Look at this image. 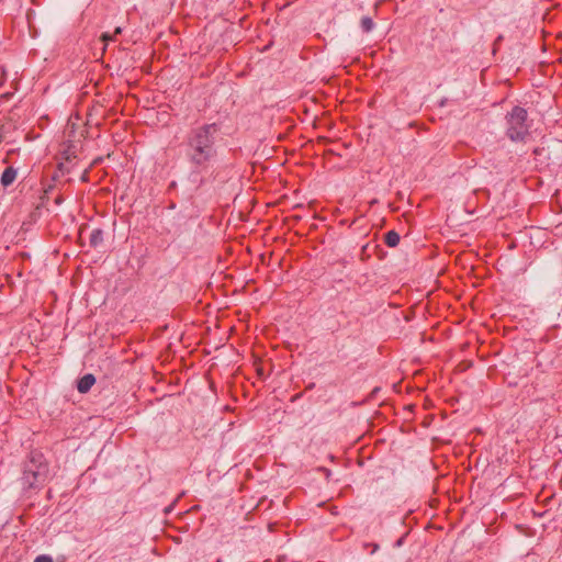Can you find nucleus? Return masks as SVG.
Listing matches in <instances>:
<instances>
[{
	"instance_id": "obj_2",
	"label": "nucleus",
	"mask_w": 562,
	"mask_h": 562,
	"mask_svg": "<svg viewBox=\"0 0 562 562\" xmlns=\"http://www.w3.org/2000/svg\"><path fill=\"white\" fill-rule=\"evenodd\" d=\"M48 463L40 451H31L23 463L21 484L24 490H36L44 486L48 477Z\"/></svg>"
},
{
	"instance_id": "obj_10",
	"label": "nucleus",
	"mask_w": 562,
	"mask_h": 562,
	"mask_svg": "<svg viewBox=\"0 0 562 562\" xmlns=\"http://www.w3.org/2000/svg\"><path fill=\"white\" fill-rule=\"evenodd\" d=\"M114 38H115V37H114V35H113V34L103 33V34L101 35V40H102L103 42H105V43H106V42H109V41H114Z\"/></svg>"
},
{
	"instance_id": "obj_7",
	"label": "nucleus",
	"mask_w": 562,
	"mask_h": 562,
	"mask_svg": "<svg viewBox=\"0 0 562 562\" xmlns=\"http://www.w3.org/2000/svg\"><path fill=\"white\" fill-rule=\"evenodd\" d=\"M384 243L389 247H396L400 243V235L395 231H390L384 235Z\"/></svg>"
},
{
	"instance_id": "obj_6",
	"label": "nucleus",
	"mask_w": 562,
	"mask_h": 562,
	"mask_svg": "<svg viewBox=\"0 0 562 562\" xmlns=\"http://www.w3.org/2000/svg\"><path fill=\"white\" fill-rule=\"evenodd\" d=\"M90 245L98 247L103 241V232L100 228H95L91 232L89 237Z\"/></svg>"
},
{
	"instance_id": "obj_13",
	"label": "nucleus",
	"mask_w": 562,
	"mask_h": 562,
	"mask_svg": "<svg viewBox=\"0 0 562 562\" xmlns=\"http://www.w3.org/2000/svg\"><path fill=\"white\" fill-rule=\"evenodd\" d=\"M83 180H87V172L82 176Z\"/></svg>"
},
{
	"instance_id": "obj_12",
	"label": "nucleus",
	"mask_w": 562,
	"mask_h": 562,
	"mask_svg": "<svg viewBox=\"0 0 562 562\" xmlns=\"http://www.w3.org/2000/svg\"><path fill=\"white\" fill-rule=\"evenodd\" d=\"M121 33H122V29H121L120 26H117V27L115 29V31H114L113 35H114V37H115L116 35H119V34H121Z\"/></svg>"
},
{
	"instance_id": "obj_11",
	"label": "nucleus",
	"mask_w": 562,
	"mask_h": 562,
	"mask_svg": "<svg viewBox=\"0 0 562 562\" xmlns=\"http://www.w3.org/2000/svg\"><path fill=\"white\" fill-rule=\"evenodd\" d=\"M366 547L372 548L371 553H374L379 549V546L376 543H369V544H366Z\"/></svg>"
},
{
	"instance_id": "obj_9",
	"label": "nucleus",
	"mask_w": 562,
	"mask_h": 562,
	"mask_svg": "<svg viewBox=\"0 0 562 562\" xmlns=\"http://www.w3.org/2000/svg\"><path fill=\"white\" fill-rule=\"evenodd\" d=\"M34 562H53L49 555H38Z\"/></svg>"
},
{
	"instance_id": "obj_8",
	"label": "nucleus",
	"mask_w": 562,
	"mask_h": 562,
	"mask_svg": "<svg viewBox=\"0 0 562 562\" xmlns=\"http://www.w3.org/2000/svg\"><path fill=\"white\" fill-rule=\"evenodd\" d=\"M360 26L364 33H369L374 29L375 23L373 22L372 18L362 16L360 20Z\"/></svg>"
},
{
	"instance_id": "obj_14",
	"label": "nucleus",
	"mask_w": 562,
	"mask_h": 562,
	"mask_svg": "<svg viewBox=\"0 0 562 562\" xmlns=\"http://www.w3.org/2000/svg\"><path fill=\"white\" fill-rule=\"evenodd\" d=\"M216 562H222V560H221V559H218Z\"/></svg>"
},
{
	"instance_id": "obj_3",
	"label": "nucleus",
	"mask_w": 562,
	"mask_h": 562,
	"mask_svg": "<svg viewBox=\"0 0 562 562\" xmlns=\"http://www.w3.org/2000/svg\"><path fill=\"white\" fill-rule=\"evenodd\" d=\"M527 119V110L518 105L506 114V136L512 142H524L529 135L530 126Z\"/></svg>"
},
{
	"instance_id": "obj_5",
	"label": "nucleus",
	"mask_w": 562,
	"mask_h": 562,
	"mask_svg": "<svg viewBox=\"0 0 562 562\" xmlns=\"http://www.w3.org/2000/svg\"><path fill=\"white\" fill-rule=\"evenodd\" d=\"M16 178V170L13 167H8L4 169L1 176V183L4 187L10 186Z\"/></svg>"
},
{
	"instance_id": "obj_4",
	"label": "nucleus",
	"mask_w": 562,
	"mask_h": 562,
	"mask_svg": "<svg viewBox=\"0 0 562 562\" xmlns=\"http://www.w3.org/2000/svg\"><path fill=\"white\" fill-rule=\"evenodd\" d=\"M94 383H95V378L93 374H91V373L85 374L82 378H80L78 380L77 390L80 393H87L90 391V389L93 386Z\"/></svg>"
},
{
	"instance_id": "obj_1",
	"label": "nucleus",
	"mask_w": 562,
	"mask_h": 562,
	"mask_svg": "<svg viewBox=\"0 0 562 562\" xmlns=\"http://www.w3.org/2000/svg\"><path fill=\"white\" fill-rule=\"evenodd\" d=\"M220 133L217 123L203 124L189 131L186 137V156L194 172L207 170L217 156L216 138Z\"/></svg>"
}]
</instances>
